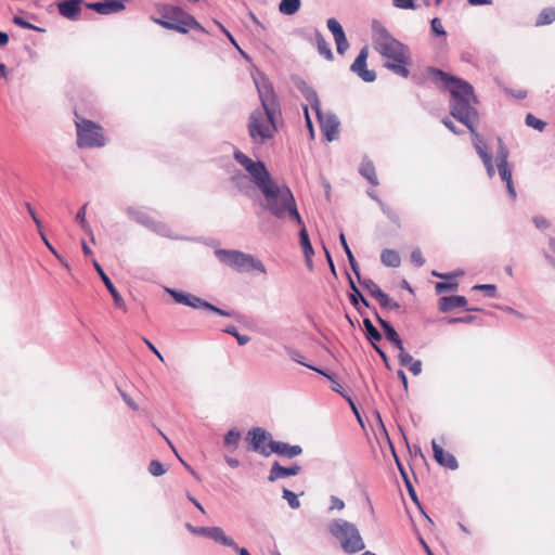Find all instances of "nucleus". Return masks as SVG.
Masks as SVG:
<instances>
[{
  "instance_id": "obj_62",
  "label": "nucleus",
  "mask_w": 555,
  "mask_h": 555,
  "mask_svg": "<svg viewBox=\"0 0 555 555\" xmlns=\"http://www.w3.org/2000/svg\"><path fill=\"white\" fill-rule=\"evenodd\" d=\"M345 507V503L343 500H340L339 498L335 496V495H332L331 496V506H330V511H333V509H343Z\"/></svg>"
},
{
  "instance_id": "obj_49",
  "label": "nucleus",
  "mask_w": 555,
  "mask_h": 555,
  "mask_svg": "<svg viewBox=\"0 0 555 555\" xmlns=\"http://www.w3.org/2000/svg\"><path fill=\"white\" fill-rule=\"evenodd\" d=\"M448 282H438L436 283V293L437 294H442L444 292H448V291H451V292H455L459 287V283L453 281V282H450V280H447Z\"/></svg>"
},
{
  "instance_id": "obj_48",
  "label": "nucleus",
  "mask_w": 555,
  "mask_h": 555,
  "mask_svg": "<svg viewBox=\"0 0 555 555\" xmlns=\"http://www.w3.org/2000/svg\"><path fill=\"white\" fill-rule=\"evenodd\" d=\"M525 122L528 127H531L539 131H542L546 126V124L543 120L537 118L533 114L530 113L526 115Z\"/></svg>"
},
{
  "instance_id": "obj_38",
  "label": "nucleus",
  "mask_w": 555,
  "mask_h": 555,
  "mask_svg": "<svg viewBox=\"0 0 555 555\" xmlns=\"http://www.w3.org/2000/svg\"><path fill=\"white\" fill-rule=\"evenodd\" d=\"M375 299L385 309L395 310L400 308V305L391 299L384 291L378 293Z\"/></svg>"
},
{
  "instance_id": "obj_55",
  "label": "nucleus",
  "mask_w": 555,
  "mask_h": 555,
  "mask_svg": "<svg viewBox=\"0 0 555 555\" xmlns=\"http://www.w3.org/2000/svg\"><path fill=\"white\" fill-rule=\"evenodd\" d=\"M496 167H498V171H499V175H500L502 181L507 182L508 180L512 179V170L508 167V164L507 165H499Z\"/></svg>"
},
{
  "instance_id": "obj_59",
  "label": "nucleus",
  "mask_w": 555,
  "mask_h": 555,
  "mask_svg": "<svg viewBox=\"0 0 555 555\" xmlns=\"http://www.w3.org/2000/svg\"><path fill=\"white\" fill-rule=\"evenodd\" d=\"M382 211L391 220V221H397L398 217L397 215L395 214V211L392 210V208L388 205H386L385 203H380L379 205Z\"/></svg>"
},
{
  "instance_id": "obj_32",
  "label": "nucleus",
  "mask_w": 555,
  "mask_h": 555,
  "mask_svg": "<svg viewBox=\"0 0 555 555\" xmlns=\"http://www.w3.org/2000/svg\"><path fill=\"white\" fill-rule=\"evenodd\" d=\"M86 211H87V204H85L82 207H80L76 214L75 220L79 223L81 229L90 236L91 242L94 243V235L92 232V229L90 224L88 223L86 219Z\"/></svg>"
},
{
  "instance_id": "obj_13",
  "label": "nucleus",
  "mask_w": 555,
  "mask_h": 555,
  "mask_svg": "<svg viewBox=\"0 0 555 555\" xmlns=\"http://www.w3.org/2000/svg\"><path fill=\"white\" fill-rule=\"evenodd\" d=\"M470 133L473 137L474 146L486 167L488 177L493 178L495 175V169L492 162V155L490 152H488L487 143L485 142L483 138L478 132H476V128H474V132Z\"/></svg>"
},
{
  "instance_id": "obj_11",
  "label": "nucleus",
  "mask_w": 555,
  "mask_h": 555,
  "mask_svg": "<svg viewBox=\"0 0 555 555\" xmlns=\"http://www.w3.org/2000/svg\"><path fill=\"white\" fill-rule=\"evenodd\" d=\"M254 82L261 102V108L281 111L272 83L264 76L254 77Z\"/></svg>"
},
{
  "instance_id": "obj_51",
  "label": "nucleus",
  "mask_w": 555,
  "mask_h": 555,
  "mask_svg": "<svg viewBox=\"0 0 555 555\" xmlns=\"http://www.w3.org/2000/svg\"><path fill=\"white\" fill-rule=\"evenodd\" d=\"M473 289L481 291L487 297H494L496 295V286L493 284H478Z\"/></svg>"
},
{
  "instance_id": "obj_42",
  "label": "nucleus",
  "mask_w": 555,
  "mask_h": 555,
  "mask_svg": "<svg viewBox=\"0 0 555 555\" xmlns=\"http://www.w3.org/2000/svg\"><path fill=\"white\" fill-rule=\"evenodd\" d=\"M496 166L508 164V150L501 139H498Z\"/></svg>"
},
{
  "instance_id": "obj_36",
  "label": "nucleus",
  "mask_w": 555,
  "mask_h": 555,
  "mask_svg": "<svg viewBox=\"0 0 555 555\" xmlns=\"http://www.w3.org/2000/svg\"><path fill=\"white\" fill-rule=\"evenodd\" d=\"M409 64L410 63L387 62L385 63V67L400 77L408 78L410 75V70L408 69Z\"/></svg>"
},
{
  "instance_id": "obj_39",
  "label": "nucleus",
  "mask_w": 555,
  "mask_h": 555,
  "mask_svg": "<svg viewBox=\"0 0 555 555\" xmlns=\"http://www.w3.org/2000/svg\"><path fill=\"white\" fill-rule=\"evenodd\" d=\"M223 332L235 337L240 346H244L250 341V337L248 335L241 334L235 325H228L223 328Z\"/></svg>"
},
{
  "instance_id": "obj_41",
  "label": "nucleus",
  "mask_w": 555,
  "mask_h": 555,
  "mask_svg": "<svg viewBox=\"0 0 555 555\" xmlns=\"http://www.w3.org/2000/svg\"><path fill=\"white\" fill-rule=\"evenodd\" d=\"M358 279V282L366 288L371 296L376 298L377 294L382 292L380 287L371 279H362L361 275Z\"/></svg>"
},
{
  "instance_id": "obj_8",
  "label": "nucleus",
  "mask_w": 555,
  "mask_h": 555,
  "mask_svg": "<svg viewBox=\"0 0 555 555\" xmlns=\"http://www.w3.org/2000/svg\"><path fill=\"white\" fill-rule=\"evenodd\" d=\"M166 29L186 34L189 29H196L205 33V28L195 20L194 16L176 5L164 7L162 18L157 20Z\"/></svg>"
},
{
  "instance_id": "obj_34",
  "label": "nucleus",
  "mask_w": 555,
  "mask_h": 555,
  "mask_svg": "<svg viewBox=\"0 0 555 555\" xmlns=\"http://www.w3.org/2000/svg\"><path fill=\"white\" fill-rule=\"evenodd\" d=\"M240 440L241 433L236 428H232L224 435L223 444L231 451H234L237 449Z\"/></svg>"
},
{
  "instance_id": "obj_19",
  "label": "nucleus",
  "mask_w": 555,
  "mask_h": 555,
  "mask_svg": "<svg viewBox=\"0 0 555 555\" xmlns=\"http://www.w3.org/2000/svg\"><path fill=\"white\" fill-rule=\"evenodd\" d=\"M294 86L300 91L305 100L310 104L311 108H318L320 106V100L317 91L309 86L302 78L294 77Z\"/></svg>"
},
{
  "instance_id": "obj_33",
  "label": "nucleus",
  "mask_w": 555,
  "mask_h": 555,
  "mask_svg": "<svg viewBox=\"0 0 555 555\" xmlns=\"http://www.w3.org/2000/svg\"><path fill=\"white\" fill-rule=\"evenodd\" d=\"M301 0H281L279 11L284 15H294L300 9Z\"/></svg>"
},
{
  "instance_id": "obj_27",
  "label": "nucleus",
  "mask_w": 555,
  "mask_h": 555,
  "mask_svg": "<svg viewBox=\"0 0 555 555\" xmlns=\"http://www.w3.org/2000/svg\"><path fill=\"white\" fill-rule=\"evenodd\" d=\"M150 230L160 236L168 237L171 240H186L183 236L173 235L170 227L167 223L162 222V221L153 220V222L151 223Z\"/></svg>"
},
{
  "instance_id": "obj_7",
  "label": "nucleus",
  "mask_w": 555,
  "mask_h": 555,
  "mask_svg": "<svg viewBox=\"0 0 555 555\" xmlns=\"http://www.w3.org/2000/svg\"><path fill=\"white\" fill-rule=\"evenodd\" d=\"M215 256L221 263L240 273L251 270L260 273L267 272L264 264L260 260L241 250L218 248L215 250Z\"/></svg>"
},
{
  "instance_id": "obj_57",
  "label": "nucleus",
  "mask_w": 555,
  "mask_h": 555,
  "mask_svg": "<svg viewBox=\"0 0 555 555\" xmlns=\"http://www.w3.org/2000/svg\"><path fill=\"white\" fill-rule=\"evenodd\" d=\"M39 232V235L42 240V242L44 243V245L47 246V248L57 258V259H61L60 258V255L57 254V251L55 250V248L51 245L50 241L47 238L46 234L43 233L42 229L40 228V230H38Z\"/></svg>"
},
{
  "instance_id": "obj_46",
  "label": "nucleus",
  "mask_w": 555,
  "mask_h": 555,
  "mask_svg": "<svg viewBox=\"0 0 555 555\" xmlns=\"http://www.w3.org/2000/svg\"><path fill=\"white\" fill-rule=\"evenodd\" d=\"M166 292L173 298V300L178 304L186 306L189 302V293H184L181 291H177L173 288H166Z\"/></svg>"
},
{
  "instance_id": "obj_52",
  "label": "nucleus",
  "mask_w": 555,
  "mask_h": 555,
  "mask_svg": "<svg viewBox=\"0 0 555 555\" xmlns=\"http://www.w3.org/2000/svg\"><path fill=\"white\" fill-rule=\"evenodd\" d=\"M447 324H456V323H473L476 320V317L473 314H467L464 317H453L444 319Z\"/></svg>"
},
{
  "instance_id": "obj_40",
  "label": "nucleus",
  "mask_w": 555,
  "mask_h": 555,
  "mask_svg": "<svg viewBox=\"0 0 555 555\" xmlns=\"http://www.w3.org/2000/svg\"><path fill=\"white\" fill-rule=\"evenodd\" d=\"M233 157L245 170L251 168L256 164V160H253L237 149L234 150Z\"/></svg>"
},
{
  "instance_id": "obj_17",
  "label": "nucleus",
  "mask_w": 555,
  "mask_h": 555,
  "mask_svg": "<svg viewBox=\"0 0 555 555\" xmlns=\"http://www.w3.org/2000/svg\"><path fill=\"white\" fill-rule=\"evenodd\" d=\"M93 267L96 270L98 274L100 275L105 287L112 295L115 306L118 308L125 309L126 308L125 300L122 299L119 292L114 286L113 282L111 281L108 275L104 272L103 268L100 266V263L96 260H93Z\"/></svg>"
},
{
  "instance_id": "obj_63",
  "label": "nucleus",
  "mask_w": 555,
  "mask_h": 555,
  "mask_svg": "<svg viewBox=\"0 0 555 555\" xmlns=\"http://www.w3.org/2000/svg\"><path fill=\"white\" fill-rule=\"evenodd\" d=\"M25 206H26V209H27L28 214L30 215L31 219L34 220L35 224L37 225V229L40 230L41 221L38 218L35 209L31 207V205L29 203H26Z\"/></svg>"
},
{
  "instance_id": "obj_53",
  "label": "nucleus",
  "mask_w": 555,
  "mask_h": 555,
  "mask_svg": "<svg viewBox=\"0 0 555 555\" xmlns=\"http://www.w3.org/2000/svg\"><path fill=\"white\" fill-rule=\"evenodd\" d=\"M393 7L398 9H404V10H415L416 3L415 0H392Z\"/></svg>"
},
{
  "instance_id": "obj_14",
  "label": "nucleus",
  "mask_w": 555,
  "mask_h": 555,
  "mask_svg": "<svg viewBox=\"0 0 555 555\" xmlns=\"http://www.w3.org/2000/svg\"><path fill=\"white\" fill-rule=\"evenodd\" d=\"M326 26L334 37L337 53L344 55L346 51L349 49L350 44L348 42L343 26L334 17H331L326 21Z\"/></svg>"
},
{
  "instance_id": "obj_60",
  "label": "nucleus",
  "mask_w": 555,
  "mask_h": 555,
  "mask_svg": "<svg viewBox=\"0 0 555 555\" xmlns=\"http://www.w3.org/2000/svg\"><path fill=\"white\" fill-rule=\"evenodd\" d=\"M399 364L401 366H408L412 361H413V358L410 353L405 352L404 350H402L400 353H399Z\"/></svg>"
},
{
  "instance_id": "obj_54",
  "label": "nucleus",
  "mask_w": 555,
  "mask_h": 555,
  "mask_svg": "<svg viewBox=\"0 0 555 555\" xmlns=\"http://www.w3.org/2000/svg\"><path fill=\"white\" fill-rule=\"evenodd\" d=\"M411 261L417 268L424 266L425 259H424L420 248H415V249L412 250V253H411Z\"/></svg>"
},
{
  "instance_id": "obj_58",
  "label": "nucleus",
  "mask_w": 555,
  "mask_h": 555,
  "mask_svg": "<svg viewBox=\"0 0 555 555\" xmlns=\"http://www.w3.org/2000/svg\"><path fill=\"white\" fill-rule=\"evenodd\" d=\"M534 225L538 228V229H547L550 227V222L547 219H545L544 217L542 216H535L533 217L532 219Z\"/></svg>"
},
{
  "instance_id": "obj_45",
  "label": "nucleus",
  "mask_w": 555,
  "mask_h": 555,
  "mask_svg": "<svg viewBox=\"0 0 555 555\" xmlns=\"http://www.w3.org/2000/svg\"><path fill=\"white\" fill-rule=\"evenodd\" d=\"M282 498L287 501L291 508L297 509L300 507V501L295 492L284 488Z\"/></svg>"
},
{
  "instance_id": "obj_4",
  "label": "nucleus",
  "mask_w": 555,
  "mask_h": 555,
  "mask_svg": "<svg viewBox=\"0 0 555 555\" xmlns=\"http://www.w3.org/2000/svg\"><path fill=\"white\" fill-rule=\"evenodd\" d=\"M371 28L374 49L383 57L398 63H410V49L406 44L396 39L377 20H373Z\"/></svg>"
},
{
  "instance_id": "obj_1",
  "label": "nucleus",
  "mask_w": 555,
  "mask_h": 555,
  "mask_svg": "<svg viewBox=\"0 0 555 555\" xmlns=\"http://www.w3.org/2000/svg\"><path fill=\"white\" fill-rule=\"evenodd\" d=\"M426 73L433 82L441 83L449 91L451 116L463 124L470 132H474V128H476L479 120L476 108L478 100L474 87L466 80L436 67H427Z\"/></svg>"
},
{
  "instance_id": "obj_37",
  "label": "nucleus",
  "mask_w": 555,
  "mask_h": 555,
  "mask_svg": "<svg viewBox=\"0 0 555 555\" xmlns=\"http://www.w3.org/2000/svg\"><path fill=\"white\" fill-rule=\"evenodd\" d=\"M555 21V9L554 8H546L541 11L539 14L535 25L542 26V25H548Z\"/></svg>"
},
{
  "instance_id": "obj_22",
  "label": "nucleus",
  "mask_w": 555,
  "mask_h": 555,
  "mask_svg": "<svg viewBox=\"0 0 555 555\" xmlns=\"http://www.w3.org/2000/svg\"><path fill=\"white\" fill-rule=\"evenodd\" d=\"M348 282H349V287L351 289V293L349 295L350 302L360 314H363L364 311L362 310L361 305H363L365 308H370V304L364 298V296L362 295L360 289L357 287L356 283L353 282V280L350 275H348Z\"/></svg>"
},
{
  "instance_id": "obj_25",
  "label": "nucleus",
  "mask_w": 555,
  "mask_h": 555,
  "mask_svg": "<svg viewBox=\"0 0 555 555\" xmlns=\"http://www.w3.org/2000/svg\"><path fill=\"white\" fill-rule=\"evenodd\" d=\"M360 175L365 178L372 185H378V179L375 171V166L372 160L367 157L362 159V163L359 168Z\"/></svg>"
},
{
  "instance_id": "obj_56",
  "label": "nucleus",
  "mask_w": 555,
  "mask_h": 555,
  "mask_svg": "<svg viewBox=\"0 0 555 555\" xmlns=\"http://www.w3.org/2000/svg\"><path fill=\"white\" fill-rule=\"evenodd\" d=\"M185 528L194 535L206 537L207 527H195L192 524L186 522Z\"/></svg>"
},
{
  "instance_id": "obj_15",
  "label": "nucleus",
  "mask_w": 555,
  "mask_h": 555,
  "mask_svg": "<svg viewBox=\"0 0 555 555\" xmlns=\"http://www.w3.org/2000/svg\"><path fill=\"white\" fill-rule=\"evenodd\" d=\"M431 448L434 452V459L440 466L451 470L457 469L459 463L455 456L452 453L444 451L443 448L440 447L435 439L431 441Z\"/></svg>"
},
{
  "instance_id": "obj_9",
  "label": "nucleus",
  "mask_w": 555,
  "mask_h": 555,
  "mask_svg": "<svg viewBox=\"0 0 555 555\" xmlns=\"http://www.w3.org/2000/svg\"><path fill=\"white\" fill-rule=\"evenodd\" d=\"M77 145L81 149H94L105 145L102 128L88 119L76 121Z\"/></svg>"
},
{
  "instance_id": "obj_10",
  "label": "nucleus",
  "mask_w": 555,
  "mask_h": 555,
  "mask_svg": "<svg viewBox=\"0 0 555 555\" xmlns=\"http://www.w3.org/2000/svg\"><path fill=\"white\" fill-rule=\"evenodd\" d=\"M315 112L320 129L327 142H332L337 139L339 133L340 121L336 114L333 112H323L321 105L318 108H312Z\"/></svg>"
},
{
  "instance_id": "obj_23",
  "label": "nucleus",
  "mask_w": 555,
  "mask_h": 555,
  "mask_svg": "<svg viewBox=\"0 0 555 555\" xmlns=\"http://www.w3.org/2000/svg\"><path fill=\"white\" fill-rule=\"evenodd\" d=\"M206 538L224 546L235 545V541L231 537L227 535L220 527H207Z\"/></svg>"
},
{
  "instance_id": "obj_43",
  "label": "nucleus",
  "mask_w": 555,
  "mask_h": 555,
  "mask_svg": "<svg viewBox=\"0 0 555 555\" xmlns=\"http://www.w3.org/2000/svg\"><path fill=\"white\" fill-rule=\"evenodd\" d=\"M405 487H406V490H408V493L411 498V500L418 506V508L422 511V513L424 514V516L427 518L428 522H430L431 525H434L433 520L430 517H428L426 515V513L423 511L422 508V505H421V502L418 501V498H417V494H416V491L411 482L410 479H406L405 482H404Z\"/></svg>"
},
{
  "instance_id": "obj_6",
  "label": "nucleus",
  "mask_w": 555,
  "mask_h": 555,
  "mask_svg": "<svg viewBox=\"0 0 555 555\" xmlns=\"http://www.w3.org/2000/svg\"><path fill=\"white\" fill-rule=\"evenodd\" d=\"M328 531L340 542L341 548L346 553L353 554L365 548L357 526L350 521L341 518L334 519L328 525Z\"/></svg>"
},
{
  "instance_id": "obj_20",
  "label": "nucleus",
  "mask_w": 555,
  "mask_h": 555,
  "mask_svg": "<svg viewBox=\"0 0 555 555\" xmlns=\"http://www.w3.org/2000/svg\"><path fill=\"white\" fill-rule=\"evenodd\" d=\"M186 306L194 308V309H206L208 311H211L214 313H217L219 315L227 317V318H232L235 315L234 311H228V310L220 309V308L216 307L215 305H212L195 295H192V294H190L189 302Z\"/></svg>"
},
{
  "instance_id": "obj_12",
  "label": "nucleus",
  "mask_w": 555,
  "mask_h": 555,
  "mask_svg": "<svg viewBox=\"0 0 555 555\" xmlns=\"http://www.w3.org/2000/svg\"><path fill=\"white\" fill-rule=\"evenodd\" d=\"M369 55L367 47H363L354 62L350 66V70L357 74L364 82H373L376 80V73L373 69H367L366 61Z\"/></svg>"
},
{
  "instance_id": "obj_21",
  "label": "nucleus",
  "mask_w": 555,
  "mask_h": 555,
  "mask_svg": "<svg viewBox=\"0 0 555 555\" xmlns=\"http://www.w3.org/2000/svg\"><path fill=\"white\" fill-rule=\"evenodd\" d=\"M466 305V297L461 295L442 296L438 300V309L440 312H449L455 308H464Z\"/></svg>"
},
{
  "instance_id": "obj_3",
  "label": "nucleus",
  "mask_w": 555,
  "mask_h": 555,
  "mask_svg": "<svg viewBox=\"0 0 555 555\" xmlns=\"http://www.w3.org/2000/svg\"><path fill=\"white\" fill-rule=\"evenodd\" d=\"M245 439L253 451L266 457L275 453L287 459H294L302 453V448L299 444L292 446L287 442L273 440L271 434L262 427L249 429Z\"/></svg>"
},
{
  "instance_id": "obj_28",
  "label": "nucleus",
  "mask_w": 555,
  "mask_h": 555,
  "mask_svg": "<svg viewBox=\"0 0 555 555\" xmlns=\"http://www.w3.org/2000/svg\"><path fill=\"white\" fill-rule=\"evenodd\" d=\"M363 328H364L365 338L370 341V344L374 348V345H377V343L382 339V334L374 326V324L372 323V321L369 318L363 319Z\"/></svg>"
},
{
  "instance_id": "obj_64",
  "label": "nucleus",
  "mask_w": 555,
  "mask_h": 555,
  "mask_svg": "<svg viewBox=\"0 0 555 555\" xmlns=\"http://www.w3.org/2000/svg\"><path fill=\"white\" fill-rule=\"evenodd\" d=\"M347 258H348L351 270L353 271L356 276L359 278L361 274H360L359 266L354 259L353 254L349 253V255H347Z\"/></svg>"
},
{
  "instance_id": "obj_50",
  "label": "nucleus",
  "mask_w": 555,
  "mask_h": 555,
  "mask_svg": "<svg viewBox=\"0 0 555 555\" xmlns=\"http://www.w3.org/2000/svg\"><path fill=\"white\" fill-rule=\"evenodd\" d=\"M149 473L154 477H159L166 473V468L159 461L153 460L149 464Z\"/></svg>"
},
{
  "instance_id": "obj_18",
  "label": "nucleus",
  "mask_w": 555,
  "mask_h": 555,
  "mask_svg": "<svg viewBox=\"0 0 555 555\" xmlns=\"http://www.w3.org/2000/svg\"><path fill=\"white\" fill-rule=\"evenodd\" d=\"M301 467L298 464H293L288 467L280 465L279 462H274L269 472L268 480L274 482L278 479L296 476L300 473Z\"/></svg>"
},
{
  "instance_id": "obj_44",
  "label": "nucleus",
  "mask_w": 555,
  "mask_h": 555,
  "mask_svg": "<svg viewBox=\"0 0 555 555\" xmlns=\"http://www.w3.org/2000/svg\"><path fill=\"white\" fill-rule=\"evenodd\" d=\"M430 33L435 37H447V31L442 25V22L439 17H434L430 21Z\"/></svg>"
},
{
  "instance_id": "obj_24",
  "label": "nucleus",
  "mask_w": 555,
  "mask_h": 555,
  "mask_svg": "<svg viewBox=\"0 0 555 555\" xmlns=\"http://www.w3.org/2000/svg\"><path fill=\"white\" fill-rule=\"evenodd\" d=\"M284 349L287 352L288 357L293 361H295V362H297V363H299V364H301V365H304V366H306V367H308V369H310V370H312V371H314V372L325 376L328 379H332V377L324 370L315 367V366H313L311 364L306 363L304 361V357H302L301 352L298 349H295V348H293L291 346H284Z\"/></svg>"
},
{
  "instance_id": "obj_26",
  "label": "nucleus",
  "mask_w": 555,
  "mask_h": 555,
  "mask_svg": "<svg viewBox=\"0 0 555 555\" xmlns=\"http://www.w3.org/2000/svg\"><path fill=\"white\" fill-rule=\"evenodd\" d=\"M314 37L319 54L326 61L332 62L334 60V54L328 42L325 40L324 36L319 29H314Z\"/></svg>"
},
{
  "instance_id": "obj_16",
  "label": "nucleus",
  "mask_w": 555,
  "mask_h": 555,
  "mask_svg": "<svg viewBox=\"0 0 555 555\" xmlns=\"http://www.w3.org/2000/svg\"><path fill=\"white\" fill-rule=\"evenodd\" d=\"M82 0H62L56 3L59 13L70 21H77L81 13Z\"/></svg>"
},
{
  "instance_id": "obj_30",
  "label": "nucleus",
  "mask_w": 555,
  "mask_h": 555,
  "mask_svg": "<svg viewBox=\"0 0 555 555\" xmlns=\"http://www.w3.org/2000/svg\"><path fill=\"white\" fill-rule=\"evenodd\" d=\"M126 212L127 215L133 219L134 221H137L138 223H140L141 225L150 229L151 227V223L153 222V218L150 217L146 212H144L143 210H140V209H135L133 207H127L126 209Z\"/></svg>"
},
{
  "instance_id": "obj_29",
  "label": "nucleus",
  "mask_w": 555,
  "mask_h": 555,
  "mask_svg": "<svg viewBox=\"0 0 555 555\" xmlns=\"http://www.w3.org/2000/svg\"><path fill=\"white\" fill-rule=\"evenodd\" d=\"M380 261L384 266L389 268H398L401 264V258L395 249H384L380 254Z\"/></svg>"
},
{
  "instance_id": "obj_5",
  "label": "nucleus",
  "mask_w": 555,
  "mask_h": 555,
  "mask_svg": "<svg viewBox=\"0 0 555 555\" xmlns=\"http://www.w3.org/2000/svg\"><path fill=\"white\" fill-rule=\"evenodd\" d=\"M279 115H281V111L270 108H256L250 113L247 130L253 143L261 145L274 137L278 131L276 117Z\"/></svg>"
},
{
  "instance_id": "obj_47",
  "label": "nucleus",
  "mask_w": 555,
  "mask_h": 555,
  "mask_svg": "<svg viewBox=\"0 0 555 555\" xmlns=\"http://www.w3.org/2000/svg\"><path fill=\"white\" fill-rule=\"evenodd\" d=\"M12 22L16 26L25 28V29H31V30H35V31H38V33H44L46 31L44 28L38 27L36 25H33L31 23L27 22L26 20H24L23 17H21L18 15H15L13 17Z\"/></svg>"
},
{
  "instance_id": "obj_35",
  "label": "nucleus",
  "mask_w": 555,
  "mask_h": 555,
  "mask_svg": "<svg viewBox=\"0 0 555 555\" xmlns=\"http://www.w3.org/2000/svg\"><path fill=\"white\" fill-rule=\"evenodd\" d=\"M286 219H289L291 221L295 222L296 224L300 225V230H299V244H300V247L301 249L304 247H307L309 245H312L311 242H310V237H309V234H308V231L306 229V225L304 223V220L302 218L300 217V222H298L297 220L293 219L291 216L286 215Z\"/></svg>"
},
{
  "instance_id": "obj_31",
  "label": "nucleus",
  "mask_w": 555,
  "mask_h": 555,
  "mask_svg": "<svg viewBox=\"0 0 555 555\" xmlns=\"http://www.w3.org/2000/svg\"><path fill=\"white\" fill-rule=\"evenodd\" d=\"M375 318H376V321L377 323L379 324V326L382 327L383 332H384V335H385V338L391 343L392 340H395L397 337H399L397 331L395 330V327L390 324V322L386 321L385 319H383L378 312L375 310Z\"/></svg>"
},
{
  "instance_id": "obj_2",
  "label": "nucleus",
  "mask_w": 555,
  "mask_h": 555,
  "mask_svg": "<svg viewBox=\"0 0 555 555\" xmlns=\"http://www.w3.org/2000/svg\"><path fill=\"white\" fill-rule=\"evenodd\" d=\"M246 171L263 195L261 207L264 210L279 220H284L288 215L300 222V212L292 190L286 184H278L262 160H256V164Z\"/></svg>"
},
{
  "instance_id": "obj_61",
  "label": "nucleus",
  "mask_w": 555,
  "mask_h": 555,
  "mask_svg": "<svg viewBox=\"0 0 555 555\" xmlns=\"http://www.w3.org/2000/svg\"><path fill=\"white\" fill-rule=\"evenodd\" d=\"M409 370L413 375H418L422 372V361L413 360L409 365Z\"/></svg>"
}]
</instances>
